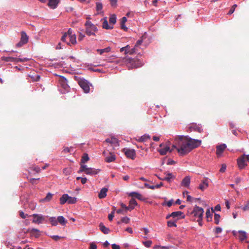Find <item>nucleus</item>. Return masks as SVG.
<instances>
[{
    "label": "nucleus",
    "instance_id": "f257e3e1",
    "mask_svg": "<svg viewBox=\"0 0 249 249\" xmlns=\"http://www.w3.org/2000/svg\"><path fill=\"white\" fill-rule=\"evenodd\" d=\"M176 144L172 146L173 150L176 149L178 153L181 156L185 155L192 149L198 147L201 141L193 139L188 136H179L175 139Z\"/></svg>",
    "mask_w": 249,
    "mask_h": 249
},
{
    "label": "nucleus",
    "instance_id": "f03ea898",
    "mask_svg": "<svg viewBox=\"0 0 249 249\" xmlns=\"http://www.w3.org/2000/svg\"><path fill=\"white\" fill-rule=\"evenodd\" d=\"M124 59L129 69L137 68L143 65V62L139 59H132L130 57H126Z\"/></svg>",
    "mask_w": 249,
    "mask_h": 249
},
{
    "label": "nucleus",
    "instance_id": "7ed1b4c3",
    "mask_svg": "<svg viewBox=\"0 0 249 249\" xmlns=\"http://www.w3.org/2000/svg\"><path fill=\"white\" fill-rule=\"evenodd\" d=\"M85 26L86 27V33L89 36L95 35V33L98 31L96 26L89 21L86 22Z\"/></svg>",
    "mask_w": 249,
    "mask_h": 249
},
{
    "label": "nucleus",
    "instance_id": "20e7f679",
    "mask_svg": "<svg viewBox=\"0 0 249 249\" xmlns=\"http://www.w3.org/2000/svg\"><path fill=\"white\" fill-rule=\"evenodd\" d=\"M204 210L203 209L198 206H196L193 211L191 213V214L195 217H198L199 221H202L203 216Z\"/></svg>",
    "mask_w": 249,
    "mask_h": 249
},
{
    "label": "nucleus",
    "instance_id": "39448f33",
    "mask_svg": "<svg viewBox=\"0 0 249 249\" xmlns=\"http://www.w3.org/2000/svg\"><path fill=\"white\" fill-rule=\"evenodd\" d=\"M77 201V198L75 197L69 196L68 194H64L60 198V203L64 204L67 202L69 204H75Z\"/></svg>",
    "mask_w": 249,
    "mask_h": 249
},
{
    "label": "nucleus",
    "instance_id": "423d86ee",
    "mask_svg": "<svg viewBox=\"0 0 249 249\" xmlns=\"http://www.w3.org/2000/svg\"><path fill=\"white\" fill-rule=\"evenodd\" d=\"M247 161L249 162V155H246L244 154L239 158L237 160V163L239 168L240 169L244 168L247 165L246 163Z\"/></svg>",
    "mask_w": 249,
    "mask_h": 249
},
{
    "label": "nucleus",
    "instance_id": "0eeeda50",
    "mask_svg": "<svg viewBox=\"0 0 249 249\" xmlns=\"http://www.w3.org/2000/svg\"><path fill=\"white\" fill-rule=\"evenodd\" d=\"M78 84L80 87L83 89L85 93H89L90 90L89 83L85 79H80L78 81Z\"/></svg>",
    "mask_w": 249,
    "mask_h": 249
},
{
    "label": "nucleus",
    "instance_id": "6e6552de",
    "mask_svg": "<svg viewBox=\"0 0 249 249\" xmlns=\"http://www.w3.org/2000/svg\"><path fill=\"white\" fill-rule=\"evenodd\" d=\"M160 148L158 150V151L160 153L161 155H165L166 154L167 152H172L173 149H170L169 146L167 145H165L163 143H161L160 145Z\"/></svg>",
    "mask_w": 249,
    "mask_h": 249
},
{
    "label": "nucleus",
    "instance_id": "1a4fd4ad",
    "mask_svg": "<svg viewBox=\"0 0 249 249\" xmlns=\"http://www.w3.org/2000/svg\"><path fill=\"white\" fill-rule=\"evenodd\" d=\"M170 217H172L174 218H177L178 220L180 218H184L185 215L183 213L180 211H177L172 213L170 215L166 216V219L169 218Z\"/></svg>",
    "mask_w": 249,
    "mask_h": 249
},
{
    "label": "nucleus",
    "instance_id": "9d476101",
    "mask_svg": "<svg viewBox=\"0 0 249 249\" xmlns=\"http://www.w3.org/2000/svg\"><path fill=\"white\" fill-rule=\"evenodd\" d=\"M34 217L33 220V223L36 224H40L42 222L45 220V217L41 214H33L31 215Z\"/></svg>",
    "mask_w": 249,
    "mask_h": 249
},
{
    "label": "nucleus",
    "instance_id": "9b49d317",
    "mask_svg": "<svg viewBox=\"0 0 249 249\" xmlns=\"http://www.w3.org/2000/svg\"><path fill=\"white\" fill-rule=\"evenodd\" d=\"M123 151L124 152L125 155L127 158L132 160H134L135 158L136 153L134 150L124 148L123 149Z\"/></svg>",
    "mask_w": 249,
    "mask_h": 249
},
{
    "label": "nucleus",
    "instance_id": "f8f14e48",
    "mask_svg": "<svg viewBox=\"0 0 249 249\" xmlns=\"http://www.w3.org/2000/svg\"><path fill=\"white\" fill-rule=\"evenodd\" d=\"M76 35H73L67 36L66 42L67 45L69 46L73 45L76 44Z\"/></svg>",
    "mask_w": 249,
    "mask_h": 249
},
{
    "label": "nucleus",
    "instance_id": "ddd939ff",
    "mask_svg": "<svg viewBox=\"0 0 249 249\" xmlns=\"http://www.w3.org/2000/svg\"><path fill=\"white\" fill-rule=\"evenodd\" d=\"M26 232L30 233L31 236L35 237L36 238H37L40 235V231L36 229H28Z\"/></svg>",
    "mask_w": 249,
    "mask_h": 249
},
{
    "label": "nucleus",
    "instance_id": "4468645a",
    "mask_svg": "<svg viewBox=\"0 0 249 249\" xmlns=\"http://www.w3.org/2000/svg\"><path fill=\"white\" fill-rule=\"evenodd\" d=\"M191 182V178L189 176H186L183 178L181 182V185L182 186L188 188L190 186Z\"/></svg>",
    "mask_w": 249,
    "mask_h": 249
},
{
    "label": "nucleus",
    "instance_id": "2eb2a0df",
    "mask_svg": "<svg viewBox=\"0 0 249 249\" xmlns=\"http://www.w3.org/2000/svg\"><path fill=\"white\" fill-rule=\"evenodd\" d=\"M209 186V181L208 178H205L202 180V183L199 185L198 188L203 191Z\"/></svg>",
    "mask_w": 249,
    "mask_h": 249
},
{
    "label": "nucleus",
    "instance_id": "dca6fc26",
    "mask_svg": "<svg viewBox=\"0 0 249 249\" xmlns=\"http://www.w3.org/2000/svg\"><path fill=\"white\" fill-rule=\"evenodd\" d=\"M59 84L64 89L68 90L69 89V86L67 84L66 79L61 78L59 80Z\"/></svg>",
    "mask_w": 249,
    "mask_h": 249
},
{
    "label": "nucleus",
    "instance_id": "f3484780",
    "mask_svg": "<svg viewBox=\"0 0 249 249\" xmlns=\"http://www.w3.org/2000/svg\"><path fill=\"white\" fill-rule=\"evenodd\" d=\"M59 2L60 0H49L48 5L52 9H55Z\"/></svg>",
    "mask_w": 249,
    "mask_h": 249
},
{
    "label": "nucleus",
    "instance_id": "a211bd4d",
    "mask_svg": "<svg viewBox=\"0 0 249 249\" xmlns=\"http://www.w3.org/2000/svg\"><path fill=\"white\" fill-rule=\"evenodd\" d=\"M75 35V34L72 33V31L71 29H69L67 32L65 33L61 37L62 41H66V39L67 38V36Z\"/></svg>",
    "mask_w": 249,
    "mask_h": 249
},
{
    "label": "nucleus",
    "instance_id": "6ab92c4d",
    "mask_svg": "<svg viewBox=\"0 0 249 249\" xmlns=\"http://www.w3.org/2000/svg\"><path fill=\"white\" fill-rule=\"evenodd\" d=\"M225 144H222L216 146V154L219 155L221 154L226 148Z\"/></svg>",
    "mask_w": 249,
    "mask_h": 249
},
{
    "label": "nucleus",
    "instance_id": "aec40b11",
    "mask_svg": "<svg viewBox=\"0 0 249 249\" xmlns=\"http://www.w3.org/2000/svg\"><path fill=\"white\" fill-rule=\"evenodd\" d=\"M100 171V170L96 169L93 168H89L86 170L85 173L87 175H93L97 174Z\"/></svg>",
    "mask_w": 249,
    "mask_h": 249
},
{
    "label": "nucleus",
    "instance_id": "412c9836",
    "mask_svg": "<svg viewBox=\"0 0 249 249\" xmlns=\"http://www.w3.org/2000/svg\"><path fill=\"white\" fill-rule=\"evenodd\" d=\"M137 205V202L136 200L134 198H132L129 203V205L128 206V211H131L133 210L135 207Z\"/></svg>",
    "mask_w": 249,
    "mask_h": 249
},
{
    "label": "nucleus",
    "instance_id": "4be33fe9",
    "mask_svg": "<svg viewBox=\"0 0 249 249\" xmlns=\"http://www.w3.org/2000/svg\"><path fill=\"white\" fill-rule=\"evenodd\" d=\"M108 191V189L107 188H102L100 192L99 193L98 197L99 198L102 199L106 197L107 196V193Z\"/></svg>",
    "mask_w": 249,
    "mask_h": 249
},
{
    "label": "nucleus",
    "instance_id": "5701e85b",
    "mask_svg": "<svg viewBox=\"0 0 249 249\" xmlns=\"http://www.w3.org/2000/svg\"><path fill=\"white\" fill-rule=\"evenodd\" d=\"M150 139V136L148 134H144L143 136L140 137L139 139H136V141L138 142H146L148 140Z\"/></svg>",
    "mask_w": 249,
    "mask_h": 249
},
{
    "label": "nucleus",
    "instance_id": "b1692460",
    "mask_svg": "<svg viewBox=\"0 0 249 249\" xmlns=\"http://www.w3.org/2000/svg\"><path fill=\"white\" fill-rule=\"evenodd\" d=\"M129 196H130L132 197H135L137 198V199L141 200H143L142 196L141 194H140L137 192H131V193H129Z\"/></svg>",
    "mask_w": 249,
    "mask_h": 249
},
{
    "label": "nucleus",
    "instance_id": "393cba45",
    "mask_svg": "<svg viewBox=\"0 0 249 249\" xmlns=\"http://www.w3.org/2000/svg\"><path fill=\"white\" fill-rule=\"evenodd\" d=\"M214 213V210L212 208L211 211L210 209H208L206 213V218L208 221H211L212 219L213 213Z\"/></svg>",
    "mask_w": 249,
    "mask_h": 249
},
{
    "label": "nucleus",
    "instance_id": "a878e982",
    "mask_svg": "<svg viewBox=\"0 0 249 249\" xmlns=\"http://www.w3.org/2000/svg\"><path fill=\"white\" fill-rule=\"evenodd\" d=\"M21 36L20 40L25 44L27 43L28 41V36L26 33L24 31H22L21 32Z\"/></svg>",
    "mask_w": 249,
    "mask_h": 249
},
{
    "label": "nucleus",
    "instance_id": "bb28decb",
    "mask_svg": "<svg viewBox=\"0 0 249 249\" xmlns=\"http://www.w3.org/2000/svg\"><path fill=\"white\" fill-rule=\"evenodd\" d=\"M1 60L5 62H12L17 63V58L13 57H2Z\"/></svg>",
    "mask_w": 249,
    "mask_h": 249
},
{
    "label": "nucleus",
    "instance_id": "cd10ccee",
    "mask_svg": "<svg viewBox=\"0 0 249 249\" xmlns=\"http://www.w3.org/2000/svg\"><path fill=\"white\" fill-rule=\"evenodd\" d=\"M104 21L103 22V28L106 29H111L113 28V26L108 25V22L107 20V18H105L103 19Z\"/></svg>",
    "mask_w": 249,
    "mask_h": 249
},
{
    "label": "nucleus",
    "instance_id": "c85d7f7f",
    "mask_svg": "<svg viewBox=\"0 0 249 249\" xmlns=\"http://www.w3.org/2000/svg\"><path fill=\"white\" fill-rule=\"evenodd\" d=\"M239 239L240 241H243L247 238V233L245 231H239Z\"/></svg>",
    "mask_w": 249,
    "mask_h": 249
},
{
    "label": "nucleus",
    "instance_id": "c756f323",
    "mask_svg": "<svg viewBox=\"0 0 249 249\" xmlns=\"http://www.w3.org/2000/svg\"><path fill=\"white\" fill-rule=\"evenodd\" d=\"M99 227L100 230L104 233V234H108L110 230L108 228L106 227L103 223H100L99 225Z\"/></svg>",
    "mask_w": 249,
    "mask_h": 249
},
{
    "label": "nucleus",
    "instance_id": "7c9ffc66",
    "mask_svg": "<svg viewBox=\"0 0 249 249\" xmlns=\"http://www.w3.org/2000/svg\"><path fill=\"white\" fill-rule=\"evenodd\" d=\"M190 128L193 129L194 130L197 131L199 133H201L203 131V129L202 128V127L199 126V125L193 124L191 127Z\"/></svg>",
    "mask_w": 249,
    "mask_h": 249
},
{
    "label": "nucleus",
    "instance_id": "2f4dec72",
    "mask_svg": "<svg viewBox=\"0 0 249 249\" xmlns=\"http://www.w3.org/2000/svg\"><path fill=\"white\" fill-rule=\"evenodd\" d=\"M115 160V156L112 153H110V155L106 158L105 160L107 162H111Z\"/></svg>",
    "mask_w": 249,
    "mask_h": 249
},
{
    "label": "nucleus",
    "instance_id": "473e14b6",
    "mask_svg": "<svg viewBox=\"0 0 249 249\" xmlns=\"http://www.w3.org/2000/svg\"><path fill=\"white\" fill-rule=\"evenodd\" d=\"M57 221L62 225H65L67 222V221L63 216H59L57 217Z\"/></svg>",
    "mask_w": 249,
    "mask_h": 249
},
{
    "label": "nucleus",
    "instance_id": "72a5a7b5",
    "mask_svg": "<svg viewBox=\"0 0 249 249\" xmlns=\"http://www.w3.org/2000/svg\"><path fill=\"white\" fill-rule=\"evenodd\" d=\"M110 144L113 145L115 147L119 146L118 140L115 138L111 137L110 138Z\"/></svg>",
    "mask_w": 249,
    "mask_h": 249
},
{
    "label": "nucleus",
    "instance_id": "f704fd0d",
    "mask_svg": "<svg viewBox=\"0 0 249 249\" xmlns=\"http://www.w3.org/2000/svg\"><path fill=\"white\" fill-rule=\"evenodd\" d=\"M116 22V17L115 15H112L109 17V22L110 25H113Z\"/></svg>",
    "mask_w": 249,
    "mask_h": 249
},
{
    "label": "nucleus",
    "instance_id": "c9c22d12",
    "mask_svg": "<svg viewBox=\"0 0 249 249\" xmlns=\"http://www.w3.org/2000/svg\"><path fill=\"white\" fill-rule=\"evenodd\" d=\"M173 178H174V177L171 173H168L166 174V176L163 178V180H166L168 182H170L171 179Z\"/></svg>",
    "mask_w": 249,
    "mask_h": 249
},
{
    "label": "nucleus",
    "instance_id": "e433bc0d",
    "mask_svg": "<svg viewBox=\"0 0 249 249\" xmlns=\"http://www.w3.org/2000/svg\"><path fill=\"white\" fill-rule=\"evenodd\" d=\"M53 195L50 193H48L46 197L41 200L42 202H48L52 198Z\"/></svg>",
    "mask_w": 249,
    "mask_h": 249
},
{
    "label": "nucleus",
    "instance_id": "4c0bfd02",
    "mask_svg": "<svg viewBox=\"0 0 249 249\" xmlns=\"http://www.w3.org/2000/svg\"><path fill=\"white\" fill-rule=\"evenodd\" d=\"M111 50V48L110 47H107L103 49H98L97 51L100 54H102L104 53H108Z\"/></svg>",
    "mask_w": 249,
    "mask_h": 249
},
{
    "label": "nucleus",
    "instance_id": "58836bf2",
    "mask_svg": "<svg viewBox=\"0 0 249 249\" xmlns=\"http://www.w3.org/2000/svg\"><path fill=\"white\" fill-rule=\"evenodd\" d=\"M89 160V157L88 154L87 153H84L83 156L82 157L81 162V163H85L87 162Z\"/></svg>",
    "mask_w": 249,
    "mask_h": 249
},
{
    "label": "nucleus",
    "instance_id": "ea45409f",
    "mask_svg": "<svg viewBox=\"0 0 249 249\" xmlns=\"http://www.w3.org/2000/svg\"><path fill=\"white\" fill-rule=\"evenodd\" d=\"M103 9V5L101 2H97L96 3V9L97 12L101 13V11Z\"/></svg>",
    "mask_w": 249,
    "mask_h": 249
},
{
    "label": "nucleus",
    "instance_id": "a19ab883",
    "mask_svg": "<svg viewBox=\"0 0 249 249\" xmlns=\"http://www.w3.org/2000/svg\"><path fill=\"white\" fill-rule=\"evenodd\" d=\"M49 221L52 226H56L57 225V219H56L55 217H51L49 218Z\"/></svg>",
    "mask_w": 249,
    "mask_h": 249
},
{
    "label": "nucleus",
    "instance_id": "79ce46f5",
    "mask_svg": "<svg viewBox=\"0 0 249 249\" xmlns=\"http://www.w3.org/2000/svg\"><path fill=\"white\" fill-rule=\"evenodd\" d=\"M89 168L87 167L86 165L81 164L80 169L78 171V173L84 172L85 173L86 172V170L88 169Z\"/></svg>",
    "mask_w": 249,
    "mask_h": 249
},
{
    "label": "nucleus",
    "instance_id": "37998d69",
    "mask_svg": "<svg viewBox=\"0 0 249 249\" xmlns=\"http://www.w3.org/2000/svg\"><path fill=\"white\" fill-rule=\"evenodd\" d=\"M220 218V216L219 214H217V213L214 214V223L216 224H218V223L219 222Z\"/></svg>",
    "mask_w": 249,
    "mask_h": 249
},
{
    "label": "nucleus",
    "instance_id": "c03bdc74",
    "mask_svg": "<svg viewBox=\"0 0 249 249\" xmlns=\"http://www.w3.org/2000/svg\"><path fill=\"white\" fill-rule=\"evenodd\" d=\"M167 225L169 227H177V225L176 224V221H172V220H170L167 222Z\"/></svg>",
    "mask_w": 249,
    "mask_h": 249
},
{
    "label": "nucleus",
    "instance_id": "a18cd8bd",
    "mask_svg": "<svg viewBox=\"0 0 249 249\" xmlns=\"http://www.w3.org/2000/svg\"><path fill=\"white\" fill-rule=\"evenodd\" d=\"M121 222L126 224L129 223L130 222V218L127 216L122 217Z\"/></svg>",
    "mask_w": 249,
    "mask_h": 249
},
{
    "label": "nucleus",
    "instance_id": "49530a36",
    "mask_svg": "<svg viewBox=\"0 0 249 249\" xmlns=\"http://www.w3.org/2000/svg\"><path fill=\"white\" fill-rule=\"evenodd\" d=\"M64 173L66 175H69L71 173V168H65L63 170Z\"/></svg>",
    "mask_w": 249,
    "mask_h": 249
},
{
    "label": "nucleus",
    "instance_id": "de8ad7c7",
    "mask_svg": "<svg viewBox=\"0 0 249 249\" xmlns=\"http://www.w3.org/2000/svg\"><path fill=\"white\" fill-rule=\"evenodd\" d=\"M152 241L150 240L146 241L143 242V244L146 247H150L152 244Z\"/></svg>",
    "mask_w": 249,
    "mask_h": 249
},
{
    "label": "nucleus",
    "instance_id": "09e8293b",
    "mask_svg": "<svg viewBox=\"0 0 249 249\" xmlns=\"http://www.w3.org/2000/svg\"><path fill=\"white\" fill-rule=\"evenodd\" d=\"M242 210L244 211H249V201L247 202V203L242 207Z\"/></svg>",
    "mask_w": 249,
    "mask_h": 249
},
{
    "label": "nucleus",
    "instance_id": "8fccbe9b",
    "mask_svg": "<svg viewBox=\"0 0 249 249\" xmlns=\"http://www.w3.org/2000/svg\"><path fill=\"white\" fill-rule=\"evenodd\" d=\"M29 60V59L27 58H17V63L18 62H27Z\"/></svg>",
    "mask_w": 249,
    "mask_h": 249
},
{
    "label": "nucleus",
    "instance_id": "3c124183",
    "mask_svg": "<svg viewBox=\"0 0 249 249\" xmlns=\"http://www.w3.org/2000/svg\"><path fill=\"white\" fill-rule=\"evenodd\" d=\"M121 209L124 210L125 212H127L128 211V206H126L124 204L121 203Z\"/></svg>",
    "mask_w": 249,
    "mask_h": 249
},
{
    "label": "nucleus",
    "instance_id": "603ef678",
    "mask_svg": "<svg viewBox=\"0 0 249 249\" xmlns=\"http://www.w3.org/2000/svg\"><path fill=\"white\" fill-rule=\"evenodd\" d=\"M52 238L54 240L57 241L59 240V239L62 238L63 237L58 236V235H53L51 236Z\"/></svg>",
    "mask_w": 249,
    "mask_h": 249
},
{
    "label": "nucleus",
    "instance_id": "864d4df0",
    "mask_svg": "<svg viewBox=\"0 0 249 249\" xmlns=\"http://www.w3.org/2000/svg\"><path fill=\"white\" fill-rule=\"evenodd\" d=\"M226 169V165L225 164H222L221 168L219 170V172L221 173H223L225 171Z\"/></svg>",
    "mask_w": 249,
    "mask_h": 249
},
{
    "label": "nucleus",
    "instance_id": "5fc2aeb1",
    "mask_svg": "<svg viewBox=\"0 0 249 249\" xmlns=\"http://www.w3.org/2000/svg\"><path fill=\"white\" fill-rule=\"evenodd\" d=\"M144 186L147 188L151 189H155V185H150L148 184L147 183H144Z\"/></svg>",
    "mask_w": 249,
    "mask_h": 249
},
{
    "label": "nucleus",
    "instance_id": "6e6d98bb",
    "mask_svg": "<svg viewBox=\"0 0 249 249\" xmlns=\"http://www.w3.org/2000/svg\"><path fill=\"white\" fill-rule=\"evenodd\" d=\"M116 213L118 214L122 213L124 214L126 212H125V211L124 210L122 209H120L116 211Z\"/></svg>",
    "mask_w": 249,
    "mask_h": 249
},
{
    "label": "nucleus",
    "instance_id": "4d7b16f0",
    "mask_svg": "<svg viewBox=\"0 0 249 249\" xmlns=\"http://www.w3.org/2000/svg\"><path fill=\"white\" fill-rule=\"evenodd\" d=\"M114 217L113 212H111V213L108 214V218L109 221H112Z\"/></svg>",
    "mask_w": 249,
    "mask_h": 249
},
{
    "label": "nucleus",
    "instance_id": "13d9d810",
    "mask_svg": "<svg viewBox=\"0 0 249 249\" xmlns=\"http://www.w3.org/2000/svg\"><path fill=\"white\" fill-rule=\"evenodd\" d=\"M19 215L21 218L24 219L27 217L28 215L27 214H25L23 212H20Z\"/></svg>",
    "mask_w": 249,
    "mask_h": 249
},
{
    "label": "nucleus",
    "instance_id": "bf43d9fd",
    "mask_svg": "<svg viewBox=\"0 0 249 249\" xmlns=\"http://www.w3.org/2000/svg\"><path fill=\"white\" fill-rule=\"evenodd\" d=\"M222 229L220 227H216L215 228V233H220L222 232Z\"/></svg>",
    "mask_w": 249,
    "mask_h": 249
},
{
    "label": "nucleus",
    "instance_id": "052dcab7",
    "mask_svg": "<svg viewBox=\"0 0 249 249\" xmlns=\"http://www.w3.org/2000/svg\"><path fill=\"white\" fill-rule=\"evenodd\" d=\"M38 179H39V178L36 179V178H31L29 179V181L32 184H36V180H38Z\"/></svg>",
    "mask_w": 249,
    "mask_h": 249
},
{
    "label": "nucleus",
    "instance_id": "680f3d73",
    "mask_svg": "<svg viewBox=\"0 0 249 249\" xmlns=\"http://www.w3.org/2000/svg\"><path fill=\"white\" fill-rule=\"evenodd\" d=\"M90 249H97L96 245L94 243H90Z\"/></svg>",
    "mask_w": 249,
    "mask_h": 249
},
{
    "label": "nucleus",
    "instance_id": "e2e57ef3",
    "mask_svg": "<svg viewBox=\"0 0 249 249\" xmlns=\"http://www.w3.org/2000/svg\"><path fill=\"white\" fill-rule=\"evenodd\" d=\"M111 6H114L116 5L117 0H109Z\"/></svg>",
    "mask_w": 249,
    "mask_h": 249
},
{
    "label": "nucleus",
    "instance_id": "0e129e2a",
    "mask_svg": "<svg viewBox=\"0 0 249 249\" xmlns=\"http://www.w3.org/2000/svg\"><path fill=\"white\" fill-rule=\"evenodd\" d=\"M85 37V35L80 33L78 36V40H82Z\"/></svg>",
    "mask_w": 249,
    "mask_h": 249
},
{
    "label": "nucleus",
    "instance_id": "69168bd1",
    "mask_svg": "<svg viewBox=\"0 0 249 249\" xmlns=\"http://www.w3.org/2000/svg\"><path fill=\"white\" fill-rule=\"evenodd\" d=\"M127 21V18L126 17H124L122 19H121V24H124Z\"/></svg>",
    "mask_w": 249,
    "mask_h": 249
},
{
    "label": "nucleus",
    "instance_id": "338daca9",
    "mask_svg": "<svg viewBox=\"0 0 249 249\" xmlns=\"http://www.w3.org/2000/svg\"><path fill=\"white\" fill-rule=\"evenodd\" d=\"M126 53L130 55H132L134 53H135L134 49H133L132 48H131L130 50H129V51L127 52Z\"/></svg>",
    "mask_w": 249,
    "mask_h": 249
},
{
    "label": "nucleus",
    "instance_id": "774afa93",
    "mask_svg": "<svg viewBox=\"0 0 249 249\" xmlns=\"http://www.w3.org/2000/svg\"><path fill=\"white\" fill-rule=\"evenodd\" d=\"M112 249H120V246L115 244H113L112 245Z\"/></svg>",
    "mask_w": 249,
    "mask_h": 249
}]
</instances>
